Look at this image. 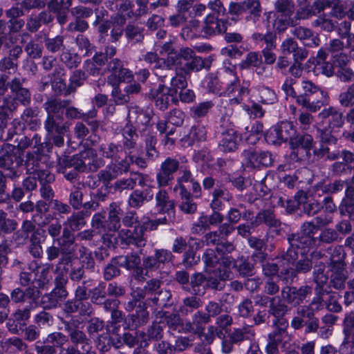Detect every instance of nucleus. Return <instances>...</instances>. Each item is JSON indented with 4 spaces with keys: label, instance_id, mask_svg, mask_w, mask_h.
I'll return each instance as SVG.
<instances>
[{
    "label": "nucleus",
    "instance_id": "53",
    "mask_svg": "<svg viewBox=\"0 0 354 354\" xmlns=\"http://www.w3.org/2000/svg\"><path fill=\"white\" fill-rule=\"evenodd\" d=\"M36 274V285L39 288H44L52 280L50 266L48 264L44 266L37 265Z\"/></svg>",
    "mask_w": 354,
    "mask_h": 354
},
{
    "label": "nucleus",
    "instance_id": "2",
    "mask_svg": "<svg viewBox=\"0 0 354 354\" xmlns=\"http://www.w3.org/2000/svg\"><path fill=\"white\" fill-rule=\"evenodd\" d=\"M301 93L298 95L297 103L308 111L316 113L329 102L326 91L310 80H302Z\"/></svg>",
    "mask_w": 354,
    "mask_h": 354
},
{
    "label": "nucleus",
    "instance_id": "11",
    "mask_svg": "<svg viewBox=\"0 0 354 354\" xmlns=\"http://www.w3.org/2000/svg\"><path fill=\"white\" fill-rule=\"evenodd\" d=\"M106 71L110 73L107 76L109 85L130 82L134 78L133 72L124 67L123 61L118 58H113L107 63Z\"/></svg>",
    "mask_w": 354,
    "mask_h": 354
},
{
    "label": "nucleus",
    "instance_id": "48",
    "mask_svg": "<svg viewBox=\"0 0 354 354\" xmlns=\"http://www.w3.org/2000/svg\"><path fill=\"white\" fill-rule=\"evenodd\" d=\"M257 97L259 101L264 104H273L277 102V96L275 91L266 86H259L257 88Z\"/></svg>",
    "mask_w": 354,
    "mask_h": 354
},
{
    "label": "nucleus",
    "instance_id": "25",
    "mask_svg": "<svg viewBox=\"0 0 354 354\" xmlns=\"http://www.w3.org/2000/svg\"><path fill=\"white\" fill-rule=\"evenodd\" d=\"M48 157L42 152H28L25 166L28 173L36 174L44 167H48Z\"/></svg>",
    "mask_w": 354,
    "mask_h": 354
},
{
    "label": "nucleus",
    "instance_id": "40",
    "mask_svg": "<svg viewBox=\"0 0 354 354\" xmlns=\"http://www.w3.org/2000/svg\"><path fill=\"white\" fill-rule=\"evenodd\" d=\"M37 263L35 261H31L28 267L24 268L19 274V283L23 286L30 284H36Z\"/></svg>",
    "mask_w": 354,
    "mask_h": 354
},
{
    "label": "nucleus",
    "instance_id": "55",
    "mask_svg": "<svg viewBox=\"0 0 354 354\" xmlns=\"http://www.w3.org/2000/svg\"><path fill=\"white\" fill-rule=\"evenodd\" d=\"M107 7L112 10H118V15L123 16L122 19H125V17L131 18L134 16V13L132 10V5L129 0H124L118 3H113V2H111L110 5H107Z\"/></svg>",
    "mask_w": 354,
    "mask_h": 354
},
{
    "label": "nucleus",
    "instance_id": "8",
    "mask_svg": "<svg viewBox=\"0 0 354 354\" xmlns=\"http://www.w3.org/2000/svg\"><path fill=\"white\" fill-rule=\"evenodd\" d=\"M1 149L3 153L0 156V168L4 169V173L0 171V174L11 180L18 178L21 174L19 167L23 160L15 153V147L12 145L4 144Z\"/></svg>",
    "mask_w": 354,
    "mask_h": 354
},
{
    "label": "nucleus",
    "instance_id": "47",
    "mask_svg": "<svg viewBox=\"0 0 354 354\" xmlns=\"http://www.w3.org/2000/svg\"><path fill=\"white\" fill-rule=\"evenodd\" d=\"M122 214V209L120 205L116 202H112L109 207L108 221L110 227L118 230L120 227V216Z\"/></svg>",
    "mask_w": 354,
    "mask_h": 354
},
{
    "label": "nucleus",
    "instance_id": "4",
    "mask_svg": "<svg viewBox=\"0 0 354 354\" xmlns=\"http://www.w3.org/2000/svg\"><path fill=\"white\" fill-rule=\"evenodd\" d=\"M232 113V109L228 108L226 115L221 117L217 127L218 133L221 134L218 147L220 151L225 153L234 151L238 148L240 141L239 135L230 121V115Z\"/></svg>",
    "mask_w": 354,
    "mask_h": 354
},
{
    "label": "nucleus",
    "instance_id": "15",
    "mask_svg": "<svg viewBox=\"0 0 354 354\" xmlns=\"http://www.w3.org/2000/svg\"><path fill=\"white\" fill-rule=\"evenodd\" d=\"M241 156L245 165L253 168L268 167L271 166L272 162L271 153L268 151L259 147H250L245 149L242 152Z\"/></svg>",
    "mask_w": 354,
    "mask_h": 354
},
{
    "label": "nucleus",
    "instance_id": "20",
    "mask_svg": "<svg viewBox=\"0 0 354 354\" xmlns=\"http://www.w3.org/2000/svg\"><path fill=\"white\" fill-rule=\"evenodd\" d=\"M312 293V288L302 286L297 288L295 286H286L281 290V299L292 306H299Z\"/></svg>",
    "mask_w": 354,
    "mask_h": 354
},
{
    "label": "nucleus",
    "instance_id": "59",
    "mask_svg": "<svg viewBox=\"0 0 354 354\" xmlns=\"http://www.w3.org/2000/svg\"><path fill=\"white\" fill-rule=\"evenodd\" d=\"M198 295L185 297L183 301V306L180 307L179 311L183 314H187L189 311L198 309L203 305V301Z\"/></svg>",
    "mask_w": 354,
    "mask_h": 354
},
{
    "label": "nucleus",
    "instance_id": "1",
    "mask_svg": "<svg viewBox=\"0 0 354 354\" xmlns=\"http://www.w3.org/2000/svg\"><path fill=\"white\" fill-rule=\"evenodd\" d=\"M100 151L102 156L113 160L97 174L99 180L108 186L113 180L129 171L133 156L131 151L128 154L121 145L113 142L102 145Z\"/></svg>",
    "mask_w": 354,
    "mask_h": 354
},
{
    "label": "nucleus",
    "instance_id": "46",
    "mask_svg": "<svg viewBox=\"0 0 354 354\" xmlns=\"http://www.w3.org/2000/svg\"><path fill=\"white\" fill-rule=\"evenodd\" d=\"M122 147L124 151L134 149L138 136L136 129L131 125H127L122 130Z\"/></svg>",
    "mask_w": 354,
    "mask_h": 354
},
{
    "label": "nucleus",
    "instance_id": "6",
    "mask_svg": "<svg viewBox=\"0 0 354 354\" xmlns=\"http://www.w3.org/2000/svg\"><path fill=\"white\" fill-rule=\"evenodd\" d=\"M315 234L316 227L313 222H305L301 227L300 232L292 234L288 238V241L292 247H297L300 250V254L303 255L319 246L318 238L315 236Z\"/></svg>",
    "mask_w": 354,
    "mask_h": 354
},
{
    "label": "nucleus",
    "instance_id": "58",
    "mask_svg": "<svg viewBox=\"0 0 354 354\" xmlns=\"http://www.w3.org/2000/svg\"><path fill=\"white\" fill-rule=\"evenodd\" d=\"M64 37L57 35L54 37H45L44 43L47 50L51 53H56L59 51H64L65 46L64 44Z\"/></svg>",
    "mask_w": 354,
    "mask_h": 354
},
{
    "label": "nucleus",
    "instance_id": "52",
    "mask_svg": "<svg viewBox=\"0 0 354 354\" xmlns=\"http://www.w3.org/2000/svg\"><path fill=\"white\" fill-rule=\"evenodd\" d=\"M206 134L207 131L205 127L201 125L194 126L190 129L185 139L189 145H193L196 142L205 140Z\"/></svg>",
    "mask_w": 354,
    "mask_h": 354
},
{
    "label": "nucleus",
    "instance_id": "29",
    "mask_svg": "<svg viewBox=\"0 0 354 354\" xmlns=\"http://www.w3.org/2000/svg\"><path fill=\"white\" fill-rule=\"evenodd\" d=\"M67 268L64 267L63 270L55 272L57 274L55 278V288L51 293L59 302L65 299L68 296V292L66 289V285L68 283Z\"/></svg>",
    "mask_w": 354,
    "mask_h": 354
},
{
    "label": "nucleus",
    "instance_id": "49",
    "mask_svg": "<svg viewBox=\"0 0 354 354\" xmlns=\"http://www.w3.org/2000/svg\"><path fill=\"white\" fill-rule=\"evenodd\" d=\"M263 62L261 55L258 51H250L243 59L239 64V67L242 70H248L258 66Z\"/></svg>",
    "mask_w": 354,
    "mask_h": 354
},
{
    "label": "nucleus",
    "instance_id": "22",
    "mask_svg": "<svg viewBox=\"0 0 354 354\" xmlns=\"http://www.w3.org/2000/svg\"><path fill=\"white\" fill-rule=\"evenodd\" d=\"M223 269L217 268L216 270V277L211 276L206 280V286L215 290H222L225 288V281L230 278V269L233 265L232 257H223L222 259Z\"/></svg>",
    "mask_w": 354,
    "mask_h": 354
},
{
    "label": "nucleus",
    "instance_id": "34",
    "mask_svg": "<svg viewBox=\"0 0 354 354\" xmlns=\"http://www.w3.org/2000/svg\"><path fill=\"white\" fill-rule=\"evenodd\" d=\"M255 336L254 330L251 326L245 325L241 328H234L232 332L228 335V337L232 339L235 344H240L244 341L252 342Z\"/></svg>",
    "mask_w": 354,
    "mask_h": 354
},
{
    "label": "nucleus",
    "instance_id": "62",
    "mask_svg": "<svg viewBox=\"0 0 354 354\" xmlns=\"http://www.w3.org/2000/svg\"><path fill=\"white\" fill-rule=\"evenodd\" d=\"M78 251L80 254L78 259L82 264V267L86 269H93L95 260L90 249L82 245L80 247Z\"/></svg>",
    "mask_w": 354,
    "mask_h": 354
},
{
    "label": "nucleus",
    "instance_id": "23",
    "mask_svg": "<svg viewBox=\"0 0 354 354\" xmlns=\"http://www.w3.org/2000/svg\"><path fill=\"white\" fill-rule=\"evenodd\" d=\"M149 96L155 101L156 106L162 111L167 109L171 104L178 102L177 96L169 91L164 84H159L156 88L151 89Z\"/></svg>",
    "mask_w": 354,
    "mask_h": 354
},
{
    "label": "nucleus",
    "instance_id": "60",
    "mask_svg": "<svg viewBox=\"0 0 354 354\" xmlns=\"http://www.w3.org/2000/svg\"><path fill=\"white\" fill-rule=\"evenodd\" d=\"M195 334L198 335L203 344L209 345L214 342L216 336H219V334H221V330L216 326L210 325L207 327L206 331L204 329L201 330V331H198Z\"/></svg>",
    "mask_w": 354,
    "mask_h": 354
},
{
    "label": "nucleus",
    "instance_id": "17",
    "mask_svg": "<svg viewBox=\"0 0 354 354\" xmlns=\"http://www.w3.org/2000/svg\"><path fill=\"white\" fill-rule=\"evenodd\" d=\"M317 118L319 128H339L344 124L343 113L335 106L324 108L317 114Z\"/></svg>",
    "mask_w": 354,
    "mask_h": 354
},
{
    "label": "nucleus",
    "instance_id": "42",
    "mask_svg": "<svg viewBox=\"0 0 354 354\" xmlns=\"http://www.w3.org/2000/svg\"><path fill=\"white\" fill-rule=\"evenodd\" d=\"M85 225V214L82 211L74 212L64 223V228L70 232L80 230Z\"/></svg>",
    "mask_w": 354,
    "mask_h": 354
},
{
    "label": "nucleus",
    "instance_id": "43",
    "mask_svg": "<svg viewBox=\"0 0 354 354\" xmlns=\"http://www.w3.org/2000/svg\"><path fill=\"white\" fill-rule=\"evenodd\" d=\"M209 317L203 312L198 310L192 316V322L187 324V330L194 333L204 330V325L210 322Z\"/></svg>",
    "mask_w": 354,
    "mask_h": 354
},
{
    "label": "nucleus",
    "instance_id": "45",
    "mask_svg": "<svg viewBox=\"0 0 354 354\" xmlns=\"http://www.w3.org/2000/svg\"><path fill=\"white\" fill-rule=\"evenodd\" d=\"M157 316L160 322L167 324L170 330L180 331L181 319L179 315L169 312H159Z\"/></svg>",
    "mask_w": 354,
    "mask_h": 354
},
{
    "label": "nucleus",
    "instance_id": "57",
    "mask_svg": "<svg viewBox=\"0 0 354 354\" xmlns=\"http://www.w3.org/2000/svg\"><path fill=\"white\" fill-rule=\"evenodd\" d=\"M60 61L70 68H77L81 63L82 59L77 53H71L69 50H64L59 56Z\"/></svg>",
    "mask_w": 354,
    "mask_h": 354
},
{
    "label": "nucleus",
    "instance_id": "30",
    "mask_svg": "<svg viewBox=\"0 0 354 354\" xmlns=\"http://www.w3.org/2000/svg\"><path fill=\"white\" fill-rule=\"evenodd\" d=\"M291 34L300 40L304 45L308 47H316L319 45V39L313 31L304 26L295 27Z\"/></svg>",
    "mask_w": 354,
    "mask_h": 354
},
{
    "label": "nucleus",
    "instance_id": "37",
    "mask_svg": "<svg viewBox=\"0 0 354 354\" xmlns=\"http://www.w3.org/2000/svg\"><path fill=\"white\" fill-rule=\"evenodd\" d=\"M306 194L303 191H299L295 196L294 199H288L280 197L277 199V204L286 207L287 212H292L296 209L300 208L302 203L305 202Z\"/></svg>",
    "mask_w": 354,
    "mask_h": 354
},
{
    "label": "nucleus",
    "instance_id": "14",
    "mask_svg": "<svg viewBox=\"0 0 354 354\" xmlns=\"http://www.w3.org/2000/svg\"><path fill=\"white\" fill-rule=\"evenodd\" d=\"M153 182L149 175L139 171H131L128 178H122L115 180L113 188L115 192L121 193L124 190H134L138 184L141 187L148 186Z\"/></svg>",
    "mask_w": 354,
    "mask_h": 354
},
{
    "label": "nucleus",
    "instance_id": "12",
    "mask_svg": "<svg viewBox=\"0 0 354 354\" xmlns=\"http://www.w3.org/2000/svg\"><path fill=\"white\" fill-rule=\"evenodd\" d=\"M57 243L63 255L55 267V272L62 270V265H68L71 261V255L74 253L76 245L75 244V236L68 229L64 228L61 236L53 239V243Z\"/></svg>",
    "mask_w": 354,
    "mask_h": 354
},
{
    "label": "nucleus",
    "instance_id": "7",
    "mask_svg": "<svg viewBox=\"0 0 354 354\" xmlns=\"http://www.w3.org/2000/svg\"><path fill=\"white\" fill-rule=\"evenodd\" d=\"M26 79L15 77L9 81V76L5 73H0V95H4L10 88L15 95V100H18L24 106H28L31 102V93L28 88L23 86Z\"/></svg>",
    "mask_w": 354,
    "mask_h": 354
},
{
    "label": "nucleus",
    "instance_id": "63",
    "mask_svg": "<svg viewBox=\"0 0 354 354\" xmlns=\"http://www.w3.org/2000/svg\"><path fill=\"white\" fill-rule=\"evenodd\" d=\"M17 104L15 100L8 97H4L3 104L0 105V121L7 124V120L9 117V113L12 112L17 108Z\"/></svg>",
    "mask_w": 354,
    "mask_h": 354
},
{
    "label": "nucleus",
    "instance_id": "56",
    "mask_svg": "<svg viewBox=\"0 0 354 354\" xmlns=\"http://www.w3.org/2000/svg\"><path fill=\"white\" fill-rule=\"evenodd\" d=\"M315 15L316 12L313 6H310L309 4L305 5L304 6L300 7L297 10L295 19H290L287 21V24L289 26H295L297 20L307 19Z\"/></svg>",
    "mask_w": 354,
    "mask_h": 354
},
{
    "label": "nucleus",
    "instance_id": "35",
    "mask_svg": "<svg viewBox=\"0 0 354 354\" xmlns=\"http://www.w3.org/2000/svg\"><path fill=\"white\" fill-rule=\"evenodd\" d=\"M0 347L7 353H18L26 351L28 345L22 339L18 337H12L0 341Z\"/></svg>",
    "mask_w": 354,
    "mask_h": 354
},
{
    "label": "nucleus",
    "instance_id": "31",
    "mask_svg": "<svg viewBox=\"0 0 354 354\" xmlns=\"http://www.w3.org/2000/svg\"><path fill=\"white\" fill-rule=\"evenodd\" d=\"M262 223H264L269 227H279L281 223L276 217L274 209L268 208L259 211L252 222L253 227H257Z\"/></svg>",
    "mask_w": 354,
    "mask_h": 354
},
{
    "label": "nucleus",
    "instance_id": "41",
    "mask_svg": "<svg viewBox=\"0 0 354 354\" xmlns=\"http://www.w3.org/2000/svg\"><path fill=\"white\" fill-rule=\"evenodd\" d=\"M212 61L209 58H202L200 56L194 55L189 62L185 64V71L187 72H198L205 69H209Z\"/></svg>",
    "mask_w": 354,
    "mask_h": 354
},
{
    "label": "nucleus",
    "instance_id": "10",
    "mask_svg": "<svg viewBox=\"0 0 354 354\" xmlns=\"http://www.w3.org/2000/svg\"><path fill=\"white\" fill-rule=\"evenodd\" d=\"M95 156L92 149H88L79 154L73 156L59 157L57 159L58 171L64 173L62 169L73 167L78 171H84L94 165Z\"/></svg>",
    "mask_w": 354,
    "mask_h": 354
},
{
    "label": "nucleus",
    "instance_id": "61",
    "mask_svg": "<svg viewBox=\"0 0 354 354\" xmlns=\"http://www.w3.org/2000/svg\"><path fill=\"white\" fill-rule=\"evenodd\" d=\"M346 199L344 200V205L341 207V212L347 213L351 219L354 220V190L351 188H346L345 192Z\"/></svg>",
    "mask_w": 354,
    "mask_h": 354
},
{
    "label": "nucleus",
    "instance_id": "5",
    "mask_svg": "<svg viewBox=\"0 0 354 354\" xmlns=\"http://www.w3.org/2000/svg\"><path fill=\"white\" fill-rule=\"evenodd\" d=\"M71 103L70 100L57 98H48L43 104L47 113V118L44 122L46 131L56 129L62 131L64 124V113L65 109Z\"/></svg>",
    "mask_w": 354,
    "mask_h": 354
},
{
    "label": "nucleus",
    "instance_id": "38",
    "mask_svg": "<svg viewBox=\"0 0 354 354\" xmlns=\"http://www.w3.org/2000/svg\"><path fill=\"white\" fill-rule=\"evenodd\" d=\"M243 5L245 12L248 13L245 17L247 21H252L256 23L259 21L262 12V8L259 0H244Z\"/></svg>",
    "mask_w": 354,
    "mask_h": 354
},
{
    "label": "nucleus",
    "instance_id": "9",
    "mask_svg": "<svg viewBox=\"0 0 354 354\" xmlns=\"http://www.w3.org/2000/svg\"><path fill=\"white\" fill-rule=\"evenodd\" d=\"M315 141L311 135L308 133H298L292 136L289 141L292 149L290 158L294 161H301L309 159L310 151L315 146Z\"/></svg>",
    "mask_w": 354,
    "mask_h": 354
},
{
    "label": "nucleus",
    "instance_id": "19",
    "mask_svg": "<svg viewBox=\"0 0 354 354\" xmlns=\"http://www.w3.org/2000/svg\"><path fill=\"white\" fill-rule=\"evenodd\" d=\"M64 329L68 333L66 337L72 345L80 346L81 350L91 347L90 340L80 326V322L77 319H71L64 322Z\"/></svg>",
    "mask_w": 354,
    "mask_h": 354
},
{
    "label": "nucleus",
    "instance_id": "33",
    "mask_svg": "<svg viewBox=\"0 0 354 354\" xmlns=\"http://www.w3.org/2000/svg\"><path fill=\"white\" fill-rule=\"evenodd\" d=\"M251 39L254 44L263 48H277V35L272 31L266 33L255 32L252 33Z\"/></svg>",
    "mask_w": 354,
    "mask_h": 354
},
{
    "label": "nucleus",
    "instance_id": "50",
    "mask_svg": "<svg viewBox=\"0 0 354 354\" xmlns=\"http://www.w3.org/2000/svg\"><path fill=\"white\" fill-rule=\"evenodd\" d=\"M325 266L322 263L315 267L313 271V281L317 284L315 291L322 293L323 288L328 282V275L324 272Z\"/></svg>",
    "mask_w": 354,
    "mask_h": 354
},
{
    "label": "nucleus",
    "instance_id": "21",
    "mask_svg": "<svg viewBox=\"0 0 354 354\" xmlns=\"http://www.w3.org/2000/svg\"><path fill=\"white\" fill-rule=\"evenodd\" d=\"M141 259L138 254L133 253L116 257V263L132 272V276L138 281L145 279V269L140 266Z\"/></svg>",
    "mask_w": 354,
    "mask_h": 354
},
{
    "label": "nucleus",
    "instance_id": "64",
    "mask_svg": "<svg viewBox=\"0 0 354 354\" xmlns=\"http://www.w3.org/2000/svg\"><path fill=\"white\" fill-rule=\"evenodd\" d=\"M338 101L343 107H351L354 105V83L349 85L346 91L339 95Z\"/></svg>",
    "mask_w": 354,
    "mask_h": 354
},
{
    "label": "nucleus",
    "instance_id": "13",
    "mask_svg": "<svg viewBox=\"0 0 354 354\" xmlns=\"http://www.w3.org/2000/svg\"><path fill=\"white\" fill-rule=\"evenodd\" d=\"M295 134V129L292 123L285 121L270 128L265 134V139L268 144L280 145L282 142L290 140Z\"/></svg>",
    "mask_w": 354,
    "mask_h": 354
},
{
    "label": "nucleus",
    "instance_id": "36",
    "mask_svg": "<svg viewBox=\"0 0 354 354\" xmlns=\"http://www.w3.org/2000/svg\"><path fill=\"white\" fill-rule=\"evenodd\" d=\"M149 320V313L147 310L146 304L142 303L136 307L135 313L129 316V325L136 328L146 324Z\"/></svg>",
    "mask_w": 354,
    "mask_h": 354
},
{
    "label": "nucleus",
    "instance_id": "32",
    "mask_svg": "<svg viewBox=\"0 0 354 354\" xmlns=\"http://www.w3.org/2000/svg\"><path fill=\"white\" fill-rule=\"evenodd\" d=\"M156 206L159 213H166L169 216L174 214L175 203L170 200L165 189H160L155 196Z\"/></svg>",
    "mask_w": 354,
    "mask_h": 354
},
{
    "label": "nucleus",
    "instance_id": "44",
    "mask_svg": "<svg viewBox=\"0 0 354 354\" xmlns=\"http://www.w3.org/2000/svg\"><path fill=\"white\" fill-rule=\"evenodd\" d=\"M180 196L181 202L179 205L180 209L185 214H194L197 209V205L194 201L191 193L188 189H183V192H176Z\"/></svg>",
    "mask_w": 354,
    "mask_h": 354
},
{
    "label": "nucleus",
    "instance_id": "3",
    "mask_svg": "<svg viewBox=\"0 0 354 354\" xmlns=\"http://www.w3.org/2000/svg\"><path fill=\"white\" fill-rule=\"evenodd\" d=\"M274 329L268 335V343L265 347L266 354H279L282 351L290 348L292 336L288 331V322L285 319L274 322Z\"/></svg>",
    "mask_w": 354,
    "mask_h": 354
},
{
    "label": "nucleus",
    "instance_id": "39",
    "mask_svg": "<svg viewBox=\"0 0 354 354\" xmlns=\"http://www.w3.org/2000/svg\"><path fill=\"white\" fill-rule=\"evenodd\" d=\"M144 28L138 24H129L124 29L128 42L132 44L141 42L144 39Z\"/></svg>",
    "mask_w": 354,
    "mask_h": 354
},
{
    "label": "nucleus",
    "instance_id": "27",
    "mask_svg": "<svg viewBox=\"0 0 354 354\" xmlns=\"http://www.w3.org/2000/svg\"><path fill=\"white\" fill-rule=\"evenodd\" d=\"M153 198V193L151 187L144 189H134L129 195L127 201L128 205L134 209H139L145 203L151 201Z\"/></svg>",
    "mask_w": 354,
    "mask_h": 354
},
{
    "label": "nucleus",
    "instance_id": "26",
    "mask_svg": "<svg viewBox=\"0 0 354 354\" xmlns=\"http://www.w3.org/2000/svg\"><path fill=\"white\" fill-rule=\"evenodd\" d=\"M119 238L122 243L127 245H135L137 248H141L145 245L146 240L142 230L134 227L133 230L122 229L119 232Z\"/></svg>",
    "mask_w": 354,
    "mask_h": 354
},
{
    "label": "nucleus",
    "instance_id": "16",
    "mask_svg": "<svg viewBox=\"0 0 354 354\" xmlns=\"http://www.w3.org/2000/svg\"><path fill=\"white\" fill-rule=\"evenodd\" d=\"M67 342L66 335L61 332H53L43 341L36 342L34 348L36 354H55L56 348L62 347Z\"/></svg>",
    "mask_w": 354,
    "mask_h": 354
},
{
    "label": "nucleus",
    "instance_id": "51",
    "mask_svg": "<svg viewBox=\"0 0 354 354\" xmlns=\"http://www.w3.org/2000/svg\"><path fill=\"white\" fill-rule=\"evenodd\" d=\"M224 257L216 254V252L212 249H207L203 255V260L207 268H215L218 266V268L223 269V265L222 263V259ZM226 257H229L227 256Z\"/></svg>",
    "mask_w": 354,
    "mask_h": 354
},
{
    "label": "nucleus",
    "instance_id": "28",
    "mask_svg": "<svg viewBox=\"0 0 354 354\" xmlns=\"http://www.w3.org/2000/svg\"><path fill=\"white\" fill-rule=\"evenodd\" d=\"M91 226L93 230L96 231L97 233L102 235L104 239L106 236H112L113 234L117 232V230H114L110 227L109 222L106 218L105 213H96L95 214L91 219Z\"/></svg>",
    "mask_w": 354,
    "mask_h": 354
},
{
    "label": "nucleus",
    "instance_id": "24",
    "mask_svg": "<svg viewBox=\"0 0 354 354\" xmlns=\"http://www.w3.org/2000/svg\"><path fill=\"white\" fill-rule=\"evenodd\" d=\"M227 30L226 21L219 19L214 14L207 15L204 20L201 30V35L209 38L217 35L223 34Z\"/></svg>",
    "mask_w": 354,
    "mask_h": 354
},
{
    "label": "nucleus",
    "instance_id": "18",
    "mask_svg": "<svg viewBox=\"0 0 354 354\" xmlns=\"http://www.w3.org/2000/svg\"><path fill=\"white\" fill-rule=\"evenodd\" d=\"M179 167L180 162L176 158L167 157L162 161L156 176L158 187H164L170 185Z\"/></svg>",
    "mask_w": 354,
    "mask_h": 354
},
{
    "label": "nucleus",
    "instance_id": "54",
    "mask_svg": "<svg viewBox=\"0 0 354 354\" xmlns=\"http://www.w3.org/2000/svg\"><path fill=\"white\" fill-rule=\"evenodd\" d=\"M187 86V82L185 75L182 73H176L174 75H171L170 86L167 88L176 95L179 91L186 88Z\"/></svg>",
    "mask_w": 354,
    "mask_h": 354
}]
</instances>
